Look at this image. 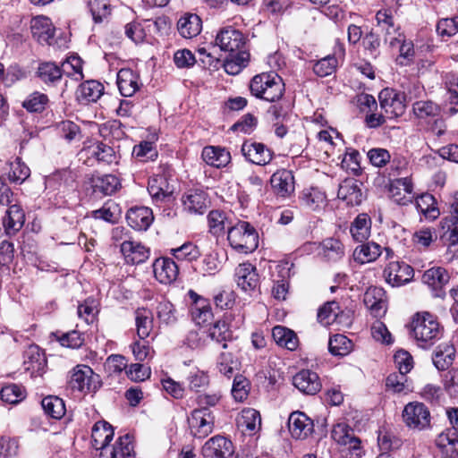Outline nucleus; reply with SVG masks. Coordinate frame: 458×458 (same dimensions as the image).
I'll use <instances>...</instances> for the list:
<instances>
[{"mask_svg":"<svg viewBox=\"0 0 458 458\" xmlns=\"http://www.w3.org/2000/svg\"><path fill=\"white\" fill-rule=\"evenodd\" d=\"M437 447L444 449L447 445H452L458 455V431L455 428H448L439 434L436 439Z\"/></svg>","mask_w":458,"mask_h":458,"instance_id":"774afa93","label":"nucleus"},{"mask_svg":"<svg viewBox=\"0 0 458 458\" xmlns=\"http://www.w3.org/2000/svg\"><path fill=\"white\" fill-rule=\"evenodd\" d=\"M386 281L392 286H401L411 282L413 268L403 261H391L384 270Z\"/></svg>","mask_w":458,"mask_h":458,"instance_id":"9d476101","label":"nucleus"},{"mask_svg":"<svg viewBox=\"0 0 458 458\" xmlns=\"http://www.w3.org/2000/svg\"><path fill=\"white\" fill-rule=\"evenodd\" d=\"M388 191L390 198L398 205H408L414 199L413 183L409 176L390 179Z\"/></svg>","mask_w":458,"mask_h":458,"instance_id":"6e6552de","label":"nucleus"},{"mask_svg":"<svg viewBox=\"0 0 458 458\" xmlns=\"http://www.w3.org/2000/svg\"><path fill=\"white\" fill-rule=\"evenodd\" d=\"M184 210L191 214H203L208 209L209 200L206 191L199 189L190 190L182 197Z\"/></svg>","mask_w":458,"mask_h":458,"instance_id":"6ab92c4d","label":"nucleus"},{"mask_svg":"<svg viewBox=\"0 0 458 458\" xmlns=\"http://www.w3.org/2000/svg\"><path fill=\"white\" fill-rule=\"evenodd\" d=\"M189 387L191 390L199 392L202 388L209 385L208 374L199 369H192L187 377Z\"/></svg>","mask_w":458,"mask_h":458,"instance_id":"338daca9","label":"nucleus"},{"mask_svg":"<svg viewBox=\"0 0 458 458\" xmlns=\"http://www.w3.org/2000/svg\"><path fill=\"white\" fill-rule=\"evenodd\" d=\"M450 279L448 272L441 267H435L426 270L422 276V282L428 286L433 297L444 299L445 297V286Z\"/></svg>","mask_w":458,"mask_h":458,"instance_id":"1a4fd4ad","label":"nucleus"},{"mask_svg":"<svg viewBox=\"0 0 458 458\" xmlns=\"http://www.w3.org/2000/svg\"><path fill=\"white\" fill-rule=\"evenodd\" d=\"M5 216L3 218V225L7 234H15L21 229L25 222V213L18 203L8 205Z\"/></svg>","mask_w":458,"mask_h":458,"instance_id":"7c9ffc66","label":"nucleus"},{"mask_svg":"<svg viewBox=\"0 0 458 458\" xmlns=\"http://www.w3.org/2000/svg\"><path fill=\"white\" fill-rule=\"evenodd\" d=\"M236 424L244 435L254 436L261 428L260 413L253 408H245L238 415Z\"/></svg>","mask_w":458,"mask_h":458,"instance_id":"4be33fe9","label":"nucleus"},{"mask_svg":"<svg viewBox=\"0 0 458 458\" xmlns=\"http://www.w3.org/2000/svg\"><path fill=\"white\" fill-rule=\"evenodd\" d=\"M63 74L73 77L76 81L83 79L82 60L79 56H69L61 65Z\"/></svg>","mask_w":458,"mask_h":458,"instance_id":"680f3d73","label":"nucleus"},{"mask_svg":"<svg viewBox=\"0 0 458 458\" xmlns=\"http://www.w3.org/2000/svg\"><path fill=\"white\" fill-rule=\"evenodd\" d=\"M136 333L140 340L150 336L153 330L152 311L145 308H138L134 312Z\"/></svg>","mask_w":458,"mask_h":458,"instance_id":"a19ab883","label":"nucleus"},{"mask_svg":"<svg viewBox=\"0 0 458 458\" xmlns=\"http://www.w3.org/2000/svg\"><path fill=\"white\" fill-rule=\"evenodd\" d=\"M202 28L200 18L197 14L188 13L181 17L177 22V30L180 35L185 38H192L198 36Z\"/></svg>","mask_w":458,"mask_h":458,"instance_id":"79ce46f5","label":"nucleus"},{"mask_svg":"<svg viewBox=\"0 0 458 458\" xmlns=\"http://www.w3.org/2000/svg\"><path fill=\"white\" fill-rule=\"evenodd\" d=\"M293 386L306 394H315V383L310 370H301L293 377Z\"/></svg>","mask_w":458,"mask_h":458,"instance_id":"0e129e2a","label":"nucleus"},{"mask_svg":"<svg viewBox=\"0 0 458 458\" xmlns=\"http://www.w3.org/2000/svg\"><path fill=\"white\" fill-rule=\"evenodd\" d=\"M215 417L209 409H194L188 417L191 436L205 438L214 429Z\"/></svg>","mask_w":458,"mask_h":458,"instance_id":"423d86ee","label":"nucleus"},{"mask_svg":"<svg viewBox=\"0 0 458 458\" xmlns=\"http://www.w3.org/2000/svg\"><path fill=\"white\" fill-rule=\"evenodd\" d=\"M203 161L210 166L224 168L231 162V154L220 146H206L201 152Z\"/></svg>","mask_w":458,"mask_h":458,"instance_id":"c85d7f7f","label":"nucleus"},{"mask_svg":"<svg viewBox=\"0 0 458 458\" xmlns=\"http://www.w3.org/2000/svg\"><path fill=\"white\" fill-rule=\"evenodd\" d=\"M117 86L123 97H131L140 89L139 75L131 69L123 68L117 73Z\"/></svg>","mask_w":458,"mask_h":458,"instance_id":"e433bc0d","label":"nucleus"},{"mask_svg":"<svg viewBox=\"0 0 458 458\" xmlns=\"http://www.w3.org/2000/svg\"><path fill=\"white\" fill-rule=\"evenodd\" d=\"M0 395L3 402L10 404H16L25 398L26 391L21 386L10 384L2 387Z\"/></svg>","mask_w":458,"mask_h":458,"instance_id":"052dcab7","label":"nucleus"},{"mask_svg":"<svg viewBox=\"0 0 458 458\" xmlns=\"http://www.w3.org/2000/svg\"><path fill=\"white\" fill-rule=\"evenodd\" d=\"M47 366V359L43 351L36 344L30 345L23 354L24 369L32 376L41 375Z\"/></svg>","mask_w":458,"mask_h":458,"instance_id":"f3484780","label":"nucleus"},{"mask_svg":"<svg viewBox=\"0 0 458 458\" xmlns=\"http://www.w3.org/2000/svg\"><path fill=\"white\" fill-rule=\"evenodd\" d=\"M215 42L222 51L237 53L243 51L246 38L242 31L232 26H227L218 31Z\"/></svg>","mask_w":458,"mask_h":458,"instance_id":"0eeeda50","label":"nucleus"},{"mask_svg":"<svg viewBox=\"0 0 458 458\" xmlns=\"http://www.w3.org/2000/svg\"><path fill=\"white\" fill-rule=\"evenodd\" d=\"M334 135L339 137L340 134L332 127L319 131L317 135V151L319 152L317 157L323 162H326L335 151Z\"/></svg>","mask_w":458,"mask_h":458,"instance_id":"f704fd0d","label":"nucleus"},{"mask_svg":"<svg viewBox=\"0 0 458 458\" xmlns=\"http://www.w3.org/2000/svg\"><path fill=\"white\" fill-rule=\"evenodd\" d=\"M345 48L342 43L337 42L334 55H328L317 60V76L326 77L333 74L337 67V56L344 55Z\"/></svg>","mask_w":458,"mask_h":458,"instance_id":"58836bf2","label":"nucleus"},{"mask_svg":"<svg viewBox=\"0 0 458 458\" xmlns=\"http://www.w3.org/2000/svg\"><path fill=\"white\" fill-rule=\"evenodd\" d=\"M377 25L382 30H385V37H393L399 32V28H395L394 19L389 10H379L376 13Z\"/></svg>","mask_w":458,"mask_h":458,"instance_id":"69168bd1","label":"nucleus"},{"mask_svg":"<svg viewBox=\"0 0 458 458\" xmlns=\"http://www.w3.org/2000/svg\"><path fill=\"white\" fill-rule=\"evenodd\" d=\"M385 42L393 48H399L400 54L396 61L400 65L406 66L412 62L415 55L414 45L411 40H407L400 31L393 37H385Z\"/></svg>","mask_w":458,"mask_h":458,"instance_id":"2eb2a0df","label":"nucleus"},{"mask_svg":"<svg viewBox=\"0 0 458 458\" xmlns=\"http://www.w3.org/2000/svg\"><path fill=\"white\" fill-rule=\"evenodd\" d=\"M41 406L44 410V412L48 417L55 420L62 419L66 412L64 402L58 396L48 395L43 398Z\"/></svg>","mask_w":458,"mask_h":458,"instance_id":"a18cd8bd","label":"nucleus"},{"mask_svg":"<svg viewBox=\"0 0 458 458\" xmlns=\"http://www.w3.org/2000/svg\"><path fill=\"white\" fill-rule=\"evenodd\" d=\"M208 335L211 340L222 344L224 349L227 347V341L232 339V332L229 329L228 323L225 319L218 320L209 327Z\"/></svg>","mask_w":458,"mask_h":458,"instance_id":"8fccbe9b","label":"nucleus"},{"mask_svg":"<svg viewBox=\"0 0 458 458\" xmlns=\"http://www.w3.org/2000/svg\"><path fill=\"white\" fill-rule=\"evenodd\" d=\"M250 54L246 51L231 53L230 57L226 58L223 64L225 72L230 75L239 74L247 66Z\"/></svg>","mask_w":458,"mask_h":458,"instance_id":"49530a36","label":"nucleus"},{"mask_svg":"<svg viewBox=\"0 0 458 458\" xmlns=\"http://www.w3.org/2000/svg\"><path fill=\"white\" fill-rule=\"evenodd\" d=\"M229 245L236 252L249 254L259 246V234L253 225L246 221H239L227 232Z\"/></svg>","mask_w":458,"mask_h":458,"instance_id":"7ed1b4c3","label":"nucleus"},{"mask_svg":"<svg viewBox=\"0 0 458 458\" xmlns=\"http://www.w3.org/2000/svg\"><path fill=\"white\" fill-rule=\"evenodd\" d=\"M233 452L232 441L222 436L211 437L202 446V454L205 458H229Z\"/></svg>","mask_w":458,"mask_h":458,"instance_id":"ddd939ff","label":"nucleus"},{"mask_svg":"<svg viewBox=\"0 0 458 458\" xmlns=\"http://www.w3.org/2000/svg\"><path fill=\"white\" fill-rule=\"evenodd\" d=\"M411 334L420 347L428 348L442 337L443 329L434 315L421 312L412 319Z\"/></svg>","mask_w":458,"mask_h":458,"instance_id":"f257e3e1","label":"nucleus"},{"mask_svg":"<svg viewBox=\"0 0 458 458\" xmlns=\"http://www.w3.org/2000/svg\"><path fill=\"white\" fill-rule=\"evenodd\" d=\"M114 429L112 426L104 420L98 421L92 428V445L97 450H104L113 440Z\"/></svg>","mask_w":458,"mask_h":458,"instance_id":"c9c22d12","label":"nucleus"},{"mask_svg":"<svg viewBox=\"0 0 458 458\" xmlns=\"http://www.w3.org/2000/svg\"><path fill=\"white\" fill-rule=\"evenodd\" d=\"M171 254L178 260L192 261L200 256L199 248L191 242L171 250Z\"/></svg>","mask_w":458,"mask_h":458,"instance_id":"e2e57ef3","label":"nucleus"},{"mask_svg":"<svg viewBox=\"0 0 458 458\" xmlns=\"http://www.w3.org/2000/svg\"><path fill=\"white\" fill-rule=\"evenodd\" d=\"M37 75L44 83L55 84L61 80L63 71L55 63L45 62L38 65Z\"/></svg>","mask_w":458,"mask_h":458,"instance_id":"de8ad7c7","label":"nucleus"},{"mask_svg":"<svg viewBox=\"0 0 458 458\" xmlns=\"http://www.w3.org/2000/svg\"><path fill=\"white\" fill-rule=\"evenodd\" d=\"M235 280L237 285L244 292L255 291L259 284L257 268L250 263L240 264L235 268Z\"/></svg>","mask_w":458,"mask_h":458,"instance_id":"dca6fc26","label":"nucleus"},{"mask_svg":"<svg viewBox=\"0 0 458 458\" xmlns=\"http://www.w3.org/2000/svg\"><path fill=\"white\" fill-rule=\"evenodd\" d=\"M88 7L96 23L102 22L112 12L108 0H88Z\"/></svg>","mask_w":458,"mask_h":458,"instance_id":"5fc2aeb1","label":"nucleus"},{"mask_svg":"<svg viewBox=\"0 0 458 458\" xmlns=\"http://www.w3.org/2000/svg\"><path fill=\"white\" fill-rule=\"evenodd\" d=\"M272 337L277 345L289 351L296 350L299 344L296 334L293 330L283 326H276L273 327Z\"/></svg>","mask_w":458,"mask_h":458,"instance_id":"37998d69","label":"nucleus"},{"mask_svg":"<svg viewBox=\"0 0 458 458\" xmlns=\"http://www.w3.org/2000/svg\"><path fill=\"white\" fill-rule=\"evenodd\" d=\"M119 185V180L115 175L106 174L94 181V191L112 195L117 191Z\"/></svg>","mask_w":458,"mask_h":458,"instance_id":"6e6d98bb","label":"nucleus"},{"mask_svg":"<svg viewBox=\"0 0 458 458\" xmlns=\"http://www.w3.org/2000/svg\"><path fill=\"white\" fill-rule=\"evenodd\" d=\"M372 221L367 213L359 214L349 226V232L354 242H365L371 234Z\"/></svg>","mask_w":458,"mask_h":458,"instance_id":"473e14b6","label":"nucleus"},{"mask_svg":"<svg viewBox=\"0 0 458 458\" xmlns=\"http://www.w3.org/2000/svg\"><path fill=\"white\" fill-rule=\"evenodd\" d=\"M332 438L340 445L348 446L351 458L361 455L360 440L353 434V430L344 423L334 427L331 432Z\"/></svg>","mask_w":458,"mask_h":458,"instance_id":"f8f14e48","label":"nucleus"},{"mask_svg":"<svg viewBox=\"0 0 458 458\" xmlns=\"http://www.w3.org/2000/svg\"><path fill=\"white\" fill-rule=\"evenodd\" d=\"M363 301L375 317H380L386 312V293L381 287L368 288L364 293Z\"/></svg>","mask_w":458,"mask_h":458,"instance_id":"c756f323","label":"nucleus"},{"mask_svg":"<svg viewBox=\"0 0 458 458\" xmlns=\"http://www.w3.org/2000/svg\"><path fill=\"white\" fill-rule=\"evenodd\" d=\"M353 349V344L346 335L336 334L329 338L328 350L334 356H345Z\"/></svg>","mask_w":458,"mask_h":458,"instance_id":"09e8293b","label":"nucleus"},{"mask_svg":"<svg viewBox=\"0 0 458 458\" xmlns=\"http://www.w3.org/2000/svg\"><path fill=\"white\" fill-rule=\"evenodd\" d=\"M455 349L448 343L439 344L432 356L434 365L438 370L447 369L453 363Z\"/></svg>","mask_w":458,"mask_h":458,"instance_id":"c03bdc74","label":"nucleus"},{"mask_svg":"<svg viewBox=\"0 0 458 458\" xmlns=\"http://www.w3.org/2000/svg\"><path fill=\"white\" fill-rule=\"evenodd\" d=\"M402 417L410 429L423 430L430 427V411L423 403H408L403 410Z\"/></svg>","mask_w":458,"mask_h":458,"instance_id":"39448f33","label":"nucleus"},{"mask_svg":"<svg viewBox=\"0 0 458 458\" xmlns=\"http://www.w3.org/2000/svg\"><path fill=\"white\" fill-rule=\"evenodd\" d=\"M357 246L353 251V259L360 264L370 263L377 259L382 254L383 248L375 242H368Z\"/></svg>","mask_w":458,"mask_h":458,"instance_id":"ea45409f","label":"nucleus"},{"mask_svg":"<svg viewBox=\"0 0 458 458\" xmlns=\"http://www.w3.org/2000/svg\"><path fill=\"white\" fill-rule=\"evenodd\" d=\"M191 301L190 312L196 325L201 326L209 321L213 316L209 301L192 290L188 293Z\"/></svg>","mask_w":458,"mask_h":458,"instance_id":"4468645a","label":"nucleus"},{"mask_svg":"<svg viewBox=\"0 0 458 458\" xmlns=\"http://www.w3.org/2000/svg\"><path fill=\"white\" fill-rule=\"evenodd\" d=\"M414 114L420 119L436 117L440 114V106L431 100L416 101L412 105Z\"/></svg>","mask_w":458,"mask_h":458,"instance_id":"4d7b16f0","label":"nucleus"},{"mask_svg":"<svg viewBox=\"0 0 458 458\" xmlns=\"http://www.w3.org/2000/svg\"><path fill=\"white\" fill-rule=\"evenodd\" d=\"M148 191L156 203L169 199L173 193L166 177L163 174L155 175L149 179Z\"/></svg>","mask_w":458,"mask_h":458,"instance_id":"72a5a7b5","label":"nucleus"},{"mask_svg":"<svg viewBox=\"0 0 458 458\" xmlns=\"http://www.w3.org/2000/svg\"><path fill=\"white\" fill-rule=\"evenodd\" d=\"M121 252L128 264H140L148 259L149 251L141 243L124 240L121 243Z\"/></svg>","mask_w":458,"mask_h":458,"instance_id":"2f4dec72","label":"nucleus"},{"mask_svg":"<svg viewBox=\"0 0 458 458\" xmlns=\"http://www.w3.org/2000/svg\"><path fill=\"white\" fill-rule=\"evenodd\" d=\"M128 225L138 231H146L153 223L152 209L147 207H134L126 214Z\"/></svg>","mask_w":458,"mask_h":458,"instance_id":"b1692460","label":"nucleus"},{"mask_svg":"<svg viewBox=\"0 0 458 458\" xmlns=\"http://www.w3.org/2000/svg\"><path fill=\"white\" fill-rule=\"evenodd\" d=\"M250 89L256 98L275 102L283 97L284 84L282 78L276 73L263 72L252 78Z\"/></svg>","mask_w":458,"mask_h":458,"instance_id":"f03ea898","label":"nucleus"},{"mask_svg":"<svg viewBox=\"0 0 458 458\" xmlns=\"http://www.w3.org/2000/svg\"><path fill=\"white\" fill-rule=\"evenodd\" d=\"M339 312L340 306L338 302L335 301H327L319 308L317 313V318L324 326H328L336 320Z\"/></svg>","mask_w":458,"mask_h":458,"instance_id":"13d9d810","label":"nucleus"},{"mask_svg":"<svg viewBox=\"0 0 458 458\" xmlns=\"http://www.w3.org/2000/svg\"><path fill=\"white\" fill-rule=\"evenodd\" d=\"M440 225L443 231L442 240L449 245H455L458 242V217L450 215L442 218Z\"/></svg>","mask_w":458,"mask_h":458,"instance_id":"3c124183","label":"nucleus"},{"mask_svg":"<svg viewBox=\"0 0 458 458\" xmlns=\"http://www.w3.org/2000/svg\"><path fill=\"white\" fill-rule=\"evenodd\" d=\"M81 154H84L89 160L94 158L99 164L111 165L117 162V156L114 148L101 141H97L85 148Z\"/></svg>","mask_w":458,"mask_h":458,"instance_id":"5701e85b","label":"nucleus"},{"mask_svg":"<svg viewBox=\"0 0 458 458\" xmlns=\"http://www.w3.org/2000/svg\"><path fill=\"white\" fill-rule=\"evenodd\" d=\"M134 446L131 437L128 434L120 437L110 452V458H132Z\"/></svg>","mask_w":458,"mask_h":458,"instance_id":"864d4df0","label":"nucleus"},{"mask_svg":"<svg viewBox=\"0 0 458 458\" xmlns=\"http://www.w3.org/2000/svg\"><path fill=\"white\" fill-rule=\"evenodd\" d=\"M101 386L100 377L84 364L76 365L68 373L67 387L82 394L95 393Z\"/></svg>","mask_w":458,"mask_h":458,"instance_id":"20e7f679","label":"nucleus"},{"mask_svg":"<svg viewBox=\"0 0 458 458\" xmlns=\"http://www.w3.org/2000/svg\"><path fill=\"white\" fill-rule=\"evenodd\" d=\"M319 259L327 263H335L344 256V246L340 240L330 237L323 240L317 248Z\"/></svg>","mask_w":458,"mask_h":458,"instance_id":"aec40b11","label":"nucleus"},{"mask_svg":"<svg viewBox=\"0 0 458 458\" xmlns=\"http://www.w3.org/2000/svg\"><path fill=\"white\" fill-rule=\"evenodd\" d=\"M48 97L39 91L30 94L23 101L22 106L29 112L41 113L48 105Z\"/></svg>","mask_w":458,"mask_h":458,"instance_id":"bf43d9fd","label":"nucleus"},{"mask_svg":"<svg viewBox=\"0 0 458 458\" xmlns=\"http://www.w3.org/2000/svg\"><path fill=\"white\" fill-rule=\"evenodd\" d=\"M360 183L352 178L345 179L338 187L337 196L350 206L360 205L362 201Z\"/></svg>","mask_w":458,"mask_h":458,"instance_id":"a878e982","label":"nucleus"},{"mask_svg":"<svg viewBox=\"0 0 458 458\" xmlns=\"http://www.w3.org/2000/svg\"><path fill=\"white\" fill-rule=\"evenodd\" d=\"M153 272L159 283L169 284L176 280L179 275V268L172 259L162 257L154 261Z\"/></svg>","mask_w":458,"mask_h":458,"instance_id":"a211bd4d","label":"nucleus"},{"mask_svg":"<svg viewBox=\"0 0 458 458\" xmlns=\"http://www.w3.org/2000/svg\"><path fill=\"white\" fill-rule=\"evenodd\" d=\"M30 30L33 38L40 44H50L54 38L55 28L49 18L38 16L31 20Z\"/></svg>","mask_w":458,"mask_h":458,"instance_id":"cd10ccee","label":"nucleus"},{"mask_svg":"<svg viewBox=\"0 0 458 458\" xmlns=\"http://www.w3.org/2000/svg\"><path fill=\"white\" fill-rule=\"evenodd\" d=\"M241 151L249 162L258 165H266L273 159V152L269 148L251 140L242 143Z\"/></svg>","mask_w":458,"mask_h":458,"instance_id":"9b49d317","label":"nucleus"},{"mask_svg":"<svg viewBox=\"0 0 458 458\" xmlns=\"http://www.w3.org/2000/svg\"><path fill=\"white\" fill-rule=\"evenodd\" d=\"M9 167L7 177L13 183L21 184L30 175V169L20 157H16L13 161H11Z\"/></svg>","mask_w":458,"mask_h":458,"instance_id":"603ef678","label":"nucleus"},{"mask_svg":"<svg viewBox=\"0 0 458 458\" xmlns=\"http://www.w3.org/2000/svg\"><path fill=\"white\" fill-rule=\"evenodd\" d=\"M270 183L274 191L280 197L290 196L294 191V177L289 170L282 169L274 173Z\"/></svg>","mask_w":458,"mask_h":458,"instance_id":"bb28decb","label":"nucleus"},{"mask_svg":"<svg viewBox=\"0 0 458 458\" xmlns=\"http://www.w3.org/2000/svg\"><path fill=\"white\" fill-rule=\"evenodd\" d=\"M313 426V421L301 411H294L289 416L288 428L293 438H306L312 433Z\"/></svg>","mask_w":458,"mask_h":458,"instance_id":"412c9836","label":"nucleus"},{"mask_svg":"<svg viewBox=\"0 0 458 458\" xmlns=\"http://www.w3.org/2000/svg\"><path fill=\"white\" fill-rule=\"evenodd\" d=\"M380 108L388 119L401 115L404 111V106L397 98V94L389 89H385L378 95Z\"/></svg>","mask_w":458,"mask_h":458,"instance_id":"393cba45","label":"nucleus"},{"mask_svg":"<svg viewBox=\"0 0 458 458\" xmlns=\"http://www.w3.org/2000/svg\"><path fill=\"white\" fill-rule=\"evenodd\" d=\"M104 93V86L98 81H87L80 85L76 92L77 100L82 104L97 102Z\"/></svg>","mask_w":458,"mask_h":458,"instance_id":"4c0bfd02","label":"nucleus"}]
</instances>
